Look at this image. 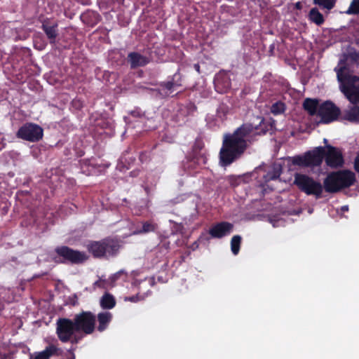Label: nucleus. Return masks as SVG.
Segmentation results:
<instances>
[{"label":"nucleus","instance_id":"nucleus-1","mask_svg":"<svg viewBox=\"0 0 359 359\" xmlns=\"http://www.w3.org/2000/svg\"><path fill=\"white\" fill-rule=\"evenodd\" d=\"M271 128V123L262 118L257 126L250 123H243L233 133L225 134L219 151L221 165L227 166L238 159L248 148L252 137L265 135Z\"/></svg>","mask_w":359,"mask_h":359},{"label":"nucleus","instance_id":"nucleus-2","mask_svg":"<svg viewBox=\"0 0 359 359\" xmlns=\"http://www.w3.org/2000/svg\"><path fill=\"white\" fill-rule=\"evenodd\" d=\"M355 182V175L348 170H342L329 173L323 181L324 189L327 193H337L348 188Z\"/></svg>","mask_w":359,"mask_h":359},{"label":"nucleus","instance_id":"nucleus-3","mask_svg":"<svg viewBox=\"0 0 359 359\" xmlns=\"http://www.w3.org/2000/svg\"><path fill=\"white\" fill-rule=\"evenodd\" d=\"M120 247L119 242L111 238H105L98 241H90L86 246L88 252L94 258L99 259L116 256Z\"/></svg>","mask_w":359,"mask_h":359},{"label":"nucleus","instance_id":"nucleus-4","mask_svg":"<svg viewBox=\"0 0 359 359\" xmlns=\"http://www.w3.org/2000/svg\"><path fill=\"white\" fill-rule=\"evenodd\" d=\"M325 154V148L318 147L305 152L302 155H296L292 157L291 161L292 165L302 168L318 167L321 165Z\"/></svg>","mask_w":359,"mask_h":359},{"label":"nucleus","instance_id":"nucleus-5","mask_svg":"<svg viewBox=\"0 0 359 359\" xmlns=\"http://www.w3.org/2000/svg\"><path fill=\"white\" fill-rule=\"evenodd\" d=\"M55 253L53 260L57 264H80L88 259L86 252L74 250L67 245L56 247Z\"/></svg>","mask_w":359,"mask_h":359},{"label":"nucleus","instance_id":"nucleus-6","mask_svg":"<svg viewBox=\"0 0 359 359\" xmlns=\"http://www.w3.org/2000/svg\"><path fill=\"white\" fill-rule=\"evenodd\" d=\"M294 184L308 196H315L316 198H320L322 196L324 186L307 175L296 173Z\"/></svg>","mask_w":359,"mask_h":359},{"label":"nucleus","instance_id":"nucleus-7","mask_svg":"<svg viewBox=\"0 0 359 359\" xmlns=\"http://www.w3.org/2000/svg\"><path fill=\"white\" fill-rule=\"evenodd\" d=\"M73 320L79 332L88 335L93 334L95 330L96 316L91 311H82L75 315Z\"/></svg>","mask_w":359,"mask_h":359},{"label":"nucleus","instance_id":"nucleus-8","mask_svg":"<svg viewBox=\"0 0 359 359\" xmlns=\"http://www.w3.org/2000/svg\"><path fill=\"white\" fill-rule=\"evenodd\" d=\"M43 136V128L36 123H26L23 124L16 133V137L19 139L29 142H37Z\"/></svg>","mask_w":359,"mask_h":359},{"label":"nucleus","instance_id":"nucleus-9","mask_svg":"<svg viewBox=\"0 0 359 359\" xmlns=\"http://www.w3.org/2000/svg\"><path fill=\"white\" fill-rule=\"evenodd\" d=\"M76 330V325L73 320L60 318L56 323V334L59 340L62 343L69 342Z\"/></svg>","mask_w":359,"mask_h":359},{"label":"nucleus","instance_id":"nucleus-10","mask_svg":"<svg viewBox=\"0 0 359 359\" xmlns=\"http://www.w3.org/2000/svg\"><path fill=\"white\" fill-rule=\"evenodd\" d=\"M340 114V109L330 100L323 102L318 107V116L323 123L328 124L337 121Z\"/></svg>","mask_w":359,"mask_h":359},{"label":"nucleus","instance_id":"nucleus-11","mask_svg":"<svg viewBox=\"0 0 359 359\" xmlns=\"http://www.w3.org/2000/svg\"><path fill=\"white\" fill-rule=\"evenodd\" d=\"M182 86V75L178 69L172 76L168 77L165 81L161 82L158 93L162 97H167L178 88Z\"/></svg>","mask_w":359,"mask_h":359},{"label":"nucleus","instance_id":"nucleus-12","mask_svg":"<svg viewBox=\"0 0 359 359\" xmlns=\"http://www.w3.org/2000/svg\"><path fill=\"white\" fill-rule=\"evenodd\" d=\"M325 148L327 149L324 157L327 165L332 168L343 166L344 161L341 150L332 145H327Z\"/></svg>","mask_w":359,"mask_h":359},{"label":"nucleus","instance_id":"nucleus-13","mask_svg":"<svg viewBox=\"0 0 359 359\" xmlns=\"http://www.w3.org/2000/svg\"><path fill=\"white\" fill-rule=\"evenodd\" d=\"M341 92L351 104H359V76H354L346 86L341 88Z\"/></svg>","mask_w":359,"mask_h":359},{"label":"nucleus","instance_id":"nucleus-14","mask_svg":"<svg viewBox=\"0 0 359 359\" xmlns=\"http://www.w3.org/2000/svg\"><path fill=\"white\" fill-rule=\"evenodd\" d=\"M214 86L215 90L221 94L227 93L231 86V81L228 72L219 71L214 78Z\"/></svg>","mask_w":359,"mask_h":359},{"label":"nucleus","instance_id":"nucleus-15","mask_svg":"<svg viewBox=\"0 0 359 359\" xmlns=\"http://www.w3.org/2000/svg\"><path fill=\"white\" fill-rule=\"evenodd\" d=\"M152 60L150 54H141L139 52H130L127 56V62L130 65V69H135L138 67H145Z\"/></svg>","mask_w":359,"mask_h":359},{"label":"nucleus","instance_id":"nucleus-16","mask_svg":"<svg viewBox=\"0 0 359 359\" xmlns=\"http://www.w3.org/2000/svg\"><path fill=\"white\" fill-rule=\"evenodd\" d=\"M64 354L61 348L50 344L44 350L30 354L29 359H50L52 356L62 357Z\"/></svg>","mask_w":359,"mask_h":359},{"label":"nucleus","instance_id":"nucleus-17","mask_svg":"<svg viewBox=\"0 0 359 359\" xmlns=\"http://www.w3.org/2000/svg\"><path fill=\"white\" fill-rule=\"evenodd\" d=\"M233 228L232 224L228 222H221L212 226L208 232L212 238H221L230 233Z\"/></svg>","mask_w":359,"mask_h":359},{"label":"nucleus","instance_id":"nucleus-18","mask_svg":"<svg viewBox=\"0 0 359 359\" xmlns=\"http://www.w3.org/2000/svg\"><path fill=\"white\" fill-rule=\"evenodd\" d=\"M57 23H51L48 20L43 22L41 28L49 40L50 43H55L56 38L58 36Z\"/></svg>","mask_w":359,"mask_h":359},{"label":"nucleus","instance_id":"nucleus-19","mask_svg":"<svg viewBox=\"0 0 359 359\" xmlns=\"http://www.w3.org/2000/svg\"><path fill=\"white\" fill-rule=\"evenodd\" d=\"M112 318V314L109 311L99 313L97 316L98 321L97 330L100 332L104 331L108 327Z\"/></svg>","mask_w":359,"mask_h":359},{"label":"nucleus","instance_id":"nucleus-20","mask_svg":"<svg viewBox=\"0 0 359 359\" xmlns=\"http://www.w3.org/2000/svg\"><path fill=\"white\" fill-rule=\"evenodd\" d=\"M319 102L317 99L306 98L303 102V107L310 116H318Z\"/></svg>","mask_w":359,"mask_h":359},{"label":"nucleus","instance_id":"nucleus-21","mask_svg":"<svg viewBox=\"0 0 359 359\" xmlns=\"http://www.w3.org/2000/svg\"><path fill=\"white\" fill-rule=\"evenodd\" d=\"M79 163L81 172L86 175H91L97 165L94 158L81 160Z\"/></svg>","mask_w":359,"mask_h":359},{"label":"nucleus","instance_id":"nucleus-22","mask_svg":"<svg viewBox=\"0 0 359 359\" xmlns=\"http://www.w3.org/2000/svg\"><path fill=\"white\" fill-rule=\"evenodd\" d=\"M342 119L351 123H359V106H353L344 111Z\"/></svg>","mask_w":359,"mask_h":359},{"label":"nucleus","instance_id":"nucleus-23","mask_svg":"<svg viewBox=\"0 0 359 359\" xmlns=\"http://www.w3.org/2000/svg\"><path fill=\"white\" fill-rule=\"evenodd\" d=\"M309 20L315 23L316 25L320 26L322 25L325 22V18L323 15L319 11V10L316 8H312L308 15Z\"/></svg>","mask_w":359,"mask_h":359},{"label":"nucleus","instance_id":"nucleus-24","mask_svg":"<svg viewBox=\"0 0 359 359\" xmlns=\"http://www.w3.org/2000/svg\"><path fill=\"white\" fill-rule=\"evenodd\" d=\"M346 67H341L339 69L337 70V76L339 82L340 83V88H343L346 86L349 81H351V79L354 77L355 75H350L346 72Z\"/></svg>","mask_w":359,"mask_h":359},{"label":"nucleus","instance_id":"nucleus-25","mask_svg":"<svg viewBox=\"0 0 359 359\" xmlns=\"http://www.w3.org/2000/svg\"><path fill=\"white\" fill-rule=\"evenodd\" d=\"M81 20L83 22L86 23L87 25L93 27L95 25L97 24L100 21V15L93 12V11H88L81 15Z\"/></svg>","mask_w":359,"mask_h":359},{"label":"nucleus","instance_id":"nucleus-26","mask_svg":"<svg viewBox=\"0 0 359 359\" xmlns=\"http://www.w3.org/2000/svg\"><path fill=\"white\" fill-rule=\"evenodd\" d=\"M158 229V224L152 220H148L142 223V226L140 229H137L136 234H144L150 232H154Z\"/></svg>","mask_w":359,"mask_h":359},{"label":"nucleus","instance_id":"nucleus-27","mask_svg":"<svg viewBox=\"0 0 359 359\" xmlns=\"http://www.w3.org/2000/svg\"><path fill=\"white\" fill-rule=\"evenodd\" d=\"M116 305L115 298L109 293H105L100 299V306L103 309H111Z\"/></svg>","mask_w":359,"mask_h":359},{"label":"nucleus","instance_id":"nucleus-28","mask_svg":"<svg viewBox=\"0 0 359 359\" xmlns=\"http://www.w3.org/2000/svg\"><path fill=\"white\" fill-rule=\"evenodd\" d=\"M280 170L279 169L273 168V170L267 172L266 174L263 175V182L261 184V186L264 187L266 184L271 180H276L278 179L280 176Z\"/></svg>","mask_w":359,"mask_h":359},{"label":"nucleus","instance_id":"nucleus-29","mask_svg":"<svg viewBox=\"0 0 359 359\" xmlns=\"http://www.w3.org/2000/svg\"><path fill=\"white\" fill-rule=\"evenodd\" d=\"M337 0H313V4L322 9L330 11L334 8Z\"/></svg>","mask_w":359,"mask_h":359},{"label":"nucleus","instance_id":"nucleus-30","mask_svg":"<svg viewBox=\"0 0 359 359\" xmlns=\"http://www.w3.org/2000/svg\"><path fill=\"white\" fill-rule=\"evenodd\" d=\"M242 238L239 235H235L231 240V250L234 255H237L240 251Z\"/></svg>","mask_w":359,"mask_h":359},{"label":"nucleus","instance_id":"nucleus-31","mask_svg":"<svg viewBox=\"0 0 359 359\" xmlns=\"http://www.w3.org/2000/svg\"><path fill=\"white\" fill-rule=\"evenodd\" d=\"M84 107L83 101L78 97L72 100L70 104V110L73 112L81 111Z\"/></svg>","mask_w":359,"mask_h":359},{"label":"nucleus","instance_id":"nucleus-32","mask_svg":"<svg viewBox=\"0 0 359 359\" xmlns=\"http://www.w3.org/2000/svg\"><path fill=\"white\" fill-rule=\"evenodd\" d=\"M285 110V105L282 102H276L272 104L271 111L273 115H278Z\"/></svg>","mask_w":359,"mask_h":359},{"label":"nucleus","instance_id":"nucleus-33","mask_svg":"<svg viewBox=\"0 0 359 359\" xmlns=\"http://www.w3.org/2000/svg\"><path fill=\"white\" fill-rule=\"evenodd\" d=\"M349 15L359 14V0H353L346 11Z\"/></svg>","mask_w":359,"mask_h":359},{"label":"nucleus","instance_id":"nucleus-34","mask_svg":"<svg viewBox=\"0 0 359 359\" xmlns=\"http://www.w3.org/2000/svg\"><path fill=\"white\" fill-rule=\"evenodd\" d=\"M348 58L352 62H359V52L355 50L349 52L348 54Z\"/></svg>","mask_w":359,"mask_h":359},{"label":"nucleus","instance_id":"nucleus-35","mask_svg":"<svg viewBox=\"0 0 359 359\" xmlns=\"http://www.w3.org/2000/svg\"><path fill=\"white\" fill-rule=\"evenodd\" d=\"M75 348L72 347L67 351V353H65V358H62L60 359H76V356L74 354Z\"/></svg>","mask_w":359,"mask_h":359},{"label":"nucleus","instance_id":"nucleus-36","mask_svg":"<svg viewBox=\"0 0 359 359\" xmlns=\"http://www.w3.org/2000/svg\"><path fill=\"white\" fill-rule=\"evenodd\" d=\"M142 299L140 297V296L138 294H136V295H133V296H131V297H125V301H129V302H137L140 300H142Z\"/></svg>","mask_w":359,"mask_h":359},{"label":"nucleus","instance_id":"nucleus-37","mask_svg":"<svg viewBox=\"0 0 359 359\" xmlns=\"http://www.w3.org/2000/svg\"><path fill=\"white\" fill-rule=\"evenodd\" d=\"M130 114L135 118H140L144 115L142 111L140 109L133 110L130 112Z\"/></svg>","mask_w":359,"mask_h":359},{"label":"nucleus","instance_id":"nucleus-38","mask_svg":"<svg viewBox=\"0 0 359 359\" xmlns=\"http://www.w3.org/2000/svg\"><path fill=\"white\" fill-rule=\"evenodd\" d=\"M106 285V281L104 280L99 279L97 281L95 282L94 285L100 287V288H104Z\"/></svg>","mask_w":359,"mask_h":359},{"label":"nucleus","instance_id":"nucleus-39","mask_svg":"<svg viewBox=\"0 0 359 359\" xmlns=\"http://www.w3.org/2000/svg\"><path fill=\"white\" fill-rule=\"evenodd\" d=\"M81 339V337H79V335L76 334L75 333L72 336V338L71 340L69 341V342H71L72 344H76L79 342V341Z\"/></svg>","mask_w":359,"mask_h":359},{"label":"nucleus","instance_id":"nucleus-40","mask_svg":"<svg viewBox=\"0 0 359 359\" xmlns=\"http://www.w3.org/2000/svg\"><path fill=\"white\" fill-rule=\"evenodd\" d=\"M354 169L357 172L359 173V154L355 158V160L354 162Z\"/></svg>","mask_w":359,"mask_h":359},{"label":"nucleus","instance_id":"nucleus-41","mask_svg":"<svg viewBox=\"0 0 359 359\" xmlns=\"http://www.w3.org/2000/svg\"><path fill=\"white\" fill-rule=\"evenodd\" d=\"M194 69L198 72V73H201V70H200V65L198 63H196V64H194Z\"/></svg>","mask_w":359,"mask_h":359},{"label":"nucleus","instance_id":"nucleus-42","mask_svg":"<svg viewBox=\"0 0 359 359\" xmlns=\"http://www.w3.org/2000/svg\"><path fill=\"white\" fill-rule=\"evenodd\" d=\"M198 242H197V241H195V242L192 244V246H191V248H192V250H196V248H198Z\"/></svg>","mask_w":359,"mask_h":359},{"label":"nucleus","instance_id":"nucleus-43","mask_svg":"<svg viewBox=\"0 0 359 359\" xmlns=\"http://www.w3.org/2000/svg\"><path fill=\"white\" fill-rule=\"evenodd\" d=\"M122 273L123 271H119L115 274V276H116V278H118Z\"/></svg>","mask_w":359,"mask_h":359},{"label":"nucleus","instance_id":"nucleus-44","mask_svg":"<svg viewBox=\"0 0 359 359\" xmlns=\"http://www.w3.org/2000/svg\"><path fill=\"white\" fill-rule=\"evenodd\" d=\"M6 355L0 353V359H6Z\"/></svg>","mask_w":359,"mask_h":359},{"label":"nucleus","instance_id":"nucleus-45","mask_svg":"<svg viewBox=\"0 0 359 359\" xmlns=\"http://www.w3.org/2000/svg\"><path fill=\"white\" fill-rule=\"evenodd\" d=\"M4 146H5V144L3 142H1L0 143V150H1L4 147Z\"/></svg>","mask_w":359,"mask_h":359},{"label":"nucleus","instance_id":"nucleus-46","mask_svg":"<svg viewBox=\"0 0 359 359\" xmlns=\"http://www.w3.org/2000/svg\"><path fill=\"white\" fill-rule=\"evenodd\" d=\"M342 210H348V207L347 206H344V207H342Z\"/></svg>","mask_w":359,"mask_h":359},{"label":"nucleus","instance_id":"nucleus-47","mask_svg":"<svg viewBox=\"0 0 359 359\" xmlns=\"http://www.w3.org/2000/svg\"><path fill=\"white\" fill-rule=\"evenodd\" d=\"M299 4H300V3H297V7H299Z\"/></svg>","mask_w":359,"mask_h":359},{"label":"nucleus","instance_id":"nucleus-48","mask_svg":"<svg viewBox=\"0 0 359 359\" xmlns=\"http://www.w3.org/2000/svg\"><path fill=\"white\" fill-rule=\"evenodd\" d=\"M358 43V46H359V39H358V43Z\"/></svg>","mask_w":359,"mask_h":359}]
</instances>
